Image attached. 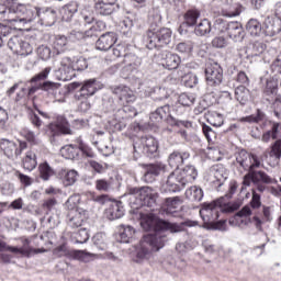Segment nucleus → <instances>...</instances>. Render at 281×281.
<instances>
[{"label":"nucleus","mask_w":281,"mask_h":281,"mask_svg":"<svg viewBox=\"0 0 281 281\" xmlns=\"http://www.w3.org/2000/svg\"><path fill=\"white\" fill-rule=\"evenodd\" d=\"M140 227L145 232H155V234H146L140 240V248L137 251V258L140 260H148L153 251H159L164 249L168 238L166 233L181 234V232H188V227H199L198 221L187 220L179 224L170 223L166 220L158 218L155 215H145L140 220Z\"/></svg>","instance_id":"nucleus-1"},{"label":"nucleus","mask_w":281,"mask_h":281,"mask_svg":"<svg viewBox=\"0 0 281 281\" xmlns=\"http://www.w3.org/2000/svg\"><path fill=\"white\" fill-rule=\"evenodd\" d=\"M0 19L22 30L24 25L34 23L38 19V8L32 4H14L12 0H2Z\"/></svg>","instance_id":"nucleus-2"},{"label":"nucleus","mask_w":281,"mask_h":281,"mask_svg":"<svg viewBox=\"0 0 281 281\" xmlns=\"http://www.w3.org/2000/svg\"><path fill=\"white\" fill-rule=\"evenodd\" d=\"M236 190H238V183L236 181H231L228 192L211 202V203H204L203 207L200 210V216L203 221H205V215L207 214H215L214 218H218V207L221 212H225L227 214H231L232 212H236V210L240 209V202H227L229 199L236 194Z\"/></svg>","instance_id":"nucleus-3"},{"label":"nucleus","mask_w":281,"mask_h":281,"mask_svg":"<svg viewBox=\"0 0 281 281\" xmlns=\"http://www.w3.org/2000/svg\"><path fill=\"white\" fill-rule=\"evenodd\" d=\"M272 111L274 117L279 120V122L271 121L267 119V114L262 112V110L258 109L256 114H251L248 116H244L239 120V122H247L248 124H261V128H265L266 124H271V128L269 132L272 134V139H278L280 137V125H281V97L278 95L272 102Z\"/></svg>","instance_id":"nucleus-4"},{"label":"nucleus","mask_w":281,"mask_h":281,"mask_svg":"<svg viewBox=\"0 0 281 281\" xmlns=\"http://www.w3.org/2000/svg\"><path fill=\"white\" fill-rule=\"evenodd\" d=\"M196 177H199L196 168L192 165H188L179 173L172 171L167 177L161 190L162 192H181V190H183L188 183H192Z\"/></svg>","instance_id":"nucleus-5"},{"label":"nucleus","mask_w":281,"mask_h":281,"mask_svg":"<svg viewBox=\"0 0 281 281\" xmlns=\"http://www.w3.org/2000/svg\"><path fill=\"white\" fill-rule=\"evenodd\" d=\"M70 91H76V89H79V91L75 94V100L79 104V111H82V113H87L91 109V103L89 102V98H92V95H95V92L100 89V83L97 79H88L80 82H72L69 85Z\"/></svg>","instance_id":"nucleus-6"},{"label":"nucleus","mask_w":281,"mask_h":281,"mask_svg":"<svg viewBox=\"0 0 281 281\" xmlns=\"http://www.w3.org/2000/svg\"><path fill=\"white\" fill-rule=\"evenodd\" d=\"M130 195V205L133 210H139V207H150L151 212H155L157 205V192L150 187H134L127 190Z\"/></svg>","instance_id":"nucleus-7"},{"label":"nucleus","mask_w":281,"mask_h":281,"mask_svg":"<svg viewBox=\"0 0 281 281\" xmlns=\"http://www.w3.org/2000/svg\"><path fill=\"white\" fill-rule=\"evenodd\" d=\"M147 49H161L170 45L172 31L168 27L148 29L144 35Z\"/></svg>","instance_id":"nucleus-8"},{"label":"nucleus","mask_w":281,"mask_h":281,"mask_svg":"<svg viewBox=\"0 0 281 281\" xmlns=\"http://www.w3.org/2000/svg\"><path fill=\"white\" fill-rule=\"evenodd\" d=\"M265 154L258 156L256 154H249L245 149H240L235 154L236 164L239 168L246 171L256 172V168H265Z\"/></svg>","instance_id":"nucleus-9"},{"label":"nucleus","mask_w":281,"mask_h":281,"mask_svg":"<svg viewBox=\"0 0 281 281\" xmlns=\"http://www.w3.org/2000/svg\"><path fill=\"white\" fill-rule=\"evenodd\" d=\"M149 120L154 123L157 124L159 122H162V120H167V124L170 126H178L181 128L183 126L184 128H192V122L190 121H181L178 119H175L173 116L170 115V105L165 104L160 108H158L155 112H153L149 115Z\"/></svg>","instance_id":"nucleus-10"},{"label":"nucleus","mask_w":281,"mask_h":281,"mask_svg":"<svg viewBox=\"0 0 281 281\" xmlns=\"http://www.w3.org/2000/svg\"><path fill=\"white\" fill-rule=\"evenodd\" d=\"M133 146L134 153L146 155V157H157V150H159V143L153 136H143Z\"/></svg>","instance_id":"nucleus-11"},{"label":"nucleus","mask_w":281,"mask_h":281,"mask_svg":"<svg viewBox=\"0 0 281 281\" xmlns=\"http://www.w3.org/2000/svg\"><path fill=\"white\" fill-rule=\"evenodd\" d=\"M27 148L26 142H19V145L13 140L8 138H0V150H2L3 155L8 157V159H16L20 155H22L23 150Z\"/></svg>","instance_id":"nucleus-12"},{"label":"nucleus","mask_w":281,"mask_h":281,"mask_svg":"<svg viewBox=\"0 0 281 281\" xmlns=\"http://www.w3.org/2000/svg\"><path fill=\"white\" fill-rule=\"evenodd\" d=\"M55 76L57 80L67 82L76 78V70L74 68V61L71 57H63L59 64V68L55 70Z\"/></svg>","instance_id":"nucleus-13"},{"label":"nucleus","mask_w":281,"mask_h":281,"mask_svg":"<svg viewBox=\"0 0 281 281\" xmlns=\"http://www.w3.org/2000/svg\"><path fill=\"white\" fill-rule=\"evenodd\" d=\"M205 78L209 87H221L223 83V68L218 63L207 64Z\"/></svg>","instance_id":"nucleus-14"},{"label":"nucleus","mask_w":281,"mask_h":281,"mask_svg":"<svg viewBox=\"0 0 281 281\" xmlns=\"http://www.w3.org/2000/svg\"><path fill=\"white\" fill-rule=\"evenodd\" d=\"M58 19V10L52 7L37 8V23L52 27Z\"/></svg>","instance_id":"nucleus-15"},{"label":"nucleus","mask_w":281,"mask_h":281,"mask_svg":"<svg viewBox=\"0 0 281 281\" xmlns=\"http://www.w3.org/2000/svg\"><path fill=\"white\" fill-rule=\"evenodd\" d=\"M74 203V198H69L66 202V207L69 209L67 214V223L69 227H82V223L85 221V216L76 209V203Z\"/></svg>","instance_id":"nucleus-16"},{"label":"nucleus","mask_w":281,"mask_h":281,"mask_svg":"<svg viewBox=\"0 0 281 281\" xmlns=\"http://www.w3.org/2000/svg\"><path fill=\"white\" fill-rule=\"evenodd\" d=\"M245 12V7L234 3V0H221V14L232 19Z\"/></svg>","instance_id":"nucleus-17"},{"label":"nucleus","mask_w":281,"mask_h":281,"mask_svg":"<svg viewBox=\"0 0 281 281\" xmlns=\"http://www.w3.org/2000/svg\"><path fill=\"white\" fill-rule=\"evenodd\" d=\"M263 157H268V165L271 168H276V166H280L281 159V139H277L273 144H271L270 149H268Z\"/></svg>","instance_id":"nucleus-18"},{"label":"nucleus","mask_w":281,"mask_h":281,"mask_svg":"<svg viewBox=\"0 0 281 281\" xmlns=\"http://www.w3.org/2000/svg\"><path fill=\"white\" fill-rule=\"evenodd\" d=\"M117 0H95L94 11L100 14V16H111L117 8Z\"/></svg>","instance_id":"nucleus-19"},{"label":"nucleus","mask_w":281,"mask_h":281,"mask_svg":"<svg viewBox=\"0 0 281 281\" xmlns=\"http://www.w3.org/2000/svg\"><path fill=\"white\" fill-rule=\"evenodd\" d=\"M210 175L213 177V183H216L217 188L224 186L226 179H229V171L221 164L213 165L210 168Z\"/></svg>","instance_id":"nucleus-20"},{"label":"nucleus","mask_w":281,"mask_h":281,"mask_svg":"<svg viewBox=\"0 0 281 281\" xmlns=\"http://www.w3.org/2000/svg\"><path fill=\"white\" fill-rule=\"evenodd\" d=\"M115 43H117V35L114 32H106L98 38L95 48L99 52H109Z\"/></svg>","instance_id":"nucleus-21"},{"label":"nucleus","mask_w":281,"mask_h":281,"mask_svg":"<svg viewBox=\"0 0 281 281\" xmlns=\"http://www.w3.org/2000/svg\"><path fill=\"white\" fill-rule=\"evenodd\" d=\"M190 159V153L188 151H179L175 150L168 157V164L170 168L175 170H179L183 164H186Z\"/></svg>","instance_id":"nucleus-22"},{"label":"nucleus","mask_w":281,"mask_h":281,"mask_svg":"<svg viewBox=\"0 0 281 281\" xmlns=\"http://www.w3.org/2000/svg\"><path fill=\"white\" fill-rule=\"evenodd\" d=\"M111 91L114 95H117L119 100L123 102V104L125 102L126 104H128L130 102H135V94H133V91H131V88L126 86L111 87Z\"/></svg>","instance_id":"nucleus-23"},{"label":"nucleus","mask_w":281,"mask_h":281,"mask_svg":"<svg viewBox=\"0 0 281 281\" xmlns=\"http://www.w3.org/2000/svg\"><path fill=\"white\" fill-rule=\"evenodd\" d=\"M234 43H243L245 38V29L239 22H229L228 32L226 33Z\"/></svg>","instance_id":"nucleus-24"},{"label":"nucleus","mask_w":281,"mask_h":281,"mask_svg":"<svg viewBox=\"0 0 281 281\" xmlns=\"http://www.w3.org/2000/svg\"><path fill=\"white\" fill-rule=\"evenodd\" d=\"M281 32V20L268 16L263 22V33L266 36H276Z\"/></svg>","instance_id":"nucleus-25"},{"label":"nucleus","mask_w":281,"mask_h":281,"mask_svg":"<svg viewBox=\"0 0 281 281\" xmlns=\"http://www.w3.org/2000/svg\"><path fill=\"white\" fill-rule=\"evenodd\" d=\"M161 65L165 69H178L181 65V57L175 53L164 52L161 55Z\"/></svg>","instance_id":"nucleus-26"},{"label":"nucleus","mask_w":281,"mask_h":281,"mask_svg":"<svg viewBox=\"0 0 281 281\" xmlns=\"http://www.w3.org/2000/svg\"><path fill=\"white\" fill-rule=\"evenodd\" d=\"M124 216V205L122 201L112 202L109 209L106 210V217L110 221H117Z\"/></svg>","instance_id":"nucleus-27"},{"label":"nucleus","mask_w":281,"mask_h":281,"mask_svg":"<svg viewBox=\"0 0 281 281\" xmlns=\"http://www.w3.org/2000/svg\"><path fill=\"white\" fill-rule=\"evenodd\" d=\"M50 45L55 54L60 56V54H65L67 45H69V37L65 35H56Z\"/></svg>","instance_id":"nucleus-28"},{"label":"nucleus","mask_w":281,"mask_h":281,"mask_svg":"<svg viewBox=\"0 0 281 281\" xmlns=\"http://www.w3.org/2000/svg\"><path fill=\"white\" fill-rule=\"evenodd\" d=\"M133 236H135V228H133V226L124 224L119 226V243H131Z\"/></svg>","instance_id":"nucleus-29"},{"label":"nucleus","mask_w":281,"mask_h":281,"mask_svg":"<svg viewBox=\"0 0 281 281\" xmlns=\"http://www.w3.org/2000/svg\"><path fill=\"white\" fill-rule=\"evenodd\" d=\"M215 217H216V214L206 213V215H204L203 221H211L210 229H217L218 232H227V220H220L215 222L217 220Z\"/></svg>","instance_id":"nucleus-30"},{"label":"nucleus","mask_w":281,"mask_h":281,"mask_svg":"<svg viewBox=\"0 0 281 281\" xmlns=\"http://www.w3.org/2000/svg\"><path fill=\"white\" fill-rule=\"evenodd\" d=\"M235 100L239 102L241 106L247 105L249 100H251V91L245 86H238L235 88Z\"/></svg>","instance_id":"nucleus-31"},{"label":"nucleus","mask_w":281,"mask_h":281,"mask_svg":"<svg viewBox=\"0 0 281 281\" xmlns=\"http://www.w3.org/2000/svg\"><path fill=\"white\" fill-rule=\"evenodd\" d=\"M79 4L77 1H71L64 5L60 10L63 21L69 22L74 19V14L78 12Z\"/></svg>","instance_id":"nucleus-32"},{"label":"nucleus","mask_w":281,"mask_h":281,"mask_svg":"<svg viewBox=\"0 0 281 281\" xmlns=\"http://www.w3.org/2000/svg\"><path fill=\"white\" fill-rule=\"evenodd\" d=\"M37 56L41 58V60H49L50 58H56L58 55H56L52 44H42L37 47Z\"/></svg>","instance_id":"nucleus-33"},{"label":"nucleus","mask_w":281,"mask_h":281,"mask_svg":"<svg viewBox=\"0 0 281 281\" xmlns=\"http://www.w3.org/2000/svg\"><path fill=\"white\" fill-rule=\"evenodd\" d=\"M123 63L125 65L126 71H133L142 65V59L137 57L135 54L130 53L124 55Z\"/></svg>","instance_id":"nucleus-34"},{"label":"nucleus","mask_w":281,"mask_h":281,"mask_svg":"<svg viewBox=\"0 0 281 281\" xmlns=\"http://www.w3.org/2000/svg\"><path fill=\"white\" fill-rule=\"evenodd\" d=\"M252 177L254 183H265L266 186L278 183L276 178H271V176L267 175V172L262 170L252 171Z\"/></svg>","instance_id":"nucleus-35"},{"label":"nucleus","mask_w":281,"mask_h":281,"mask_svg":"<svg viewBox=\"0 0 281 281\" xmlns=\"http://www.w3.org/2000/svg\"><path fill=\"white\" fill-rule=\"evenodd\" d=\"M200 16L201 12L199 10L190 9L184 13V22L182 23V25H187L188 27H194Z\"/></svg>","instance_id":"nucleus-36"},{"label":"nucleus","mask_w":281,"mask_h":281,"mask_svg":"<svg viewBox=\"0 0 281 281\" xmlns=\"http://www.w3.org/2000/svg\"><path fill=\"white\" fill-rule=\"evenodd\" d=\"M11 25H8L5 23H0V38L2 41H8L10 36L16 33V30H21V27H16V24L10 23Z\"/></svg>","instance_id":"nucleus-37"},{"label":"nucleus","mask_w":281,"mask_h":281,"mask_svg":"<svg viewBox=\"0 0 281 281\" xmlns=\"http://www.w3.org/2000/svg\"><path fill=\"white\" fill-rule=\"evenodd\" d=\"M186 196L189 201H194L199 203L203 201V189L201 187L193 186L186 191Z\"/></svg>","instance_id":"nucleus-38"},{"label":"nucleus","mask_w":281,"mask_h":281,"mask_svg":"<svg viewBox=\"0 0 281 281\" xmlns=\"http://www.w3.org/2000/svg\"><path fill=\"white\" fill-rule=\"evenodd\" d=\"M60 155L64 159H76L80 155V148L74 145H66L60 148Z\"/></svg>","instance_id":"nucleus-39"},{"label":"nucleus","mask_w":281,"mask_h":281,"mask_svg":"<svg viewBox=\"0 0 281 281\" xmlns=\"http://www.w3.org/2000/svg\"><path fill=\"white\" fill-rule=\"evenodd\" d=\"M213 32L212 23L207 19L202 20L194 29L196 36H205Z\"/></svg>","instance_id":"nucleus-40"},{"label":"nucleus","mask_w":281,"mask_h":281,"mask_svg":"<svg viewBox=\"0 0 281 281\" xmlns=\"http://www.w3.org/2000/svg\"><path fill=\"white\" fill-rule=\"evenodd\" d=\"M246 30L250 36H260L262 34V24L257 19H250L246 24Z\"/></svg>","instance_id":"nucleus-41"},{"label":"nucleus","mask_w":281,"mask_h":281,"mask_svg":"<svg viewBox=\"0 0 281 281\" xmlns=\"http://www.w3.org/2000/svg\"><path fill=\"white\" fill-rule=\"evenodd\" d=\"M149 30H156L161 25V12L159 9H153L148 15Z\"/></svg>","instance_id":"nucleus-42"},{"label":"nucleus","mask_w":281,"mask_h":281,"mask_svg":"<svg viewBox=\"0 0 281 281\" xmlns=\"http://www.w3.org/2000/svg\"><path fill=\"white\" fill-rule=\"evenodd\" d=\"M22 165L24 170H29V172H32V170H34V168H36L37 166L36 154H34V151H27L22 160Z\"/></svg>","instance_id":"nucleus-43"},{"label":"nucleus","mask_w":281,"mask_h":281,"mask_svg":"<svg viewBox=\"0 0 281 281\" xmlns=\"http://www.w3.org/2000/svg\"><path fill=\"white\" fill-rule=\"evenodd\" d=\"M60 176L64 177V184L66 187H69V186H74V183H76V181H78V171L76 170H65L63 169L60 171Z\"/></svg>","instance_id":"nucleus-44"},{"label":"nucleus","mask_w":281,"mask_h":281,"mask_svg":"<svg viewBox=\"0 0 281 281\" xmlns=\"http://www.w3.org/2000/svg\"><path fill=\"white\" fill-rule=\"evenodd\" d=\"M40 88L42 91H46V93L56 98V93H58V90L60 89V83L54 81H44L42 85H40Z\"/></svg>","instance_id":"nucleus-45"},{"label":"nucleus","mask_w":281,"mask_h":281,"mask_svg":"<svg viewBox=\"0 0 281 281\" xmlns=\"http://www.w3.org/2000/svg\"><path fill=\"white\" fill-rule=\"evenodd\" d=\"M228 30H229V22L223 19H217L213 24L212 34H227Z\"/></svg>","instance_id":"nucleus-46"},{"label":"nucleus","mask_w":281,"mask_h":281,"mask_svg":"<svg viewBox=\"0 0 281 281\" xmlns=\"http://www.w3.org/2000/svg\"><path fill=\"white\" fill-rule=\"evenodd\" d=\"M95 190L98 192H111L113 190V184L111 180L100 178L94 181Z\"/></svg>","instance_id":"nucleus-47"},{"label":"nucleus","mask_w":281,"mask_h":281,"mask_svg":"<svg viewBox=\"0 0 281 281\" xmlns=\"http://www.w3.org/2000/svg\"><path fill=\"white\" fill-rule=\"evenodd\" d=\"M92 243L97 249L104 251L106 249V235L104 233H97L92 237Z\"/></svg>","instance_id":"nucleus-48"},{"label":"nucleus","mask_w":281,"mask_h":281,"mask_svg":"<svg viewBox=\"0 0 281 281\" xmlns=\"http://www.w3.org/2000/svg\"><path fill=\"white\" fill-rule=\"evenodd\" d=\"M40 177L43 181H49L50 177H54V169L50 168L49 164L44 162L38 166Z\"/></svg>","instance_id":"nucleus-49"},{"label":"nucleus","mask_w":281,"mask_h":281,"mask_svg":"<svg viewBox=\"0 0 281 281\" xmlns=\"http://www.w3.org/2000/svg\"><path fill=\"white\" fill-rule=\"evenodd\" d=\"M49 130L54 133V131H59V133H63V135H71V130L67 125V120L61 119L60 123L57 124H50Z\"/></svg>","instance_id":"nucleus-50"},{"label":"nucleus","mask_w":281,"mask_h":281,"mask_svg":"<svg viewBox=\"0 0 281 281\" xmlns=\"http://www.w3.org/2000/svg\"><path fill=\"white\" fill-rule=\"evenodd\" d=\"M145 170L149 173L153 175L154 177H159V175H161L162 170H166V165L161 164V162H157V164H149L146 165Z\"/></svg>","instance_id":"nucleus-51"},{"label":"nucleus","mask_w":281,"mask_h":281,"mask_svg":"<svg viewBox=\"0 0 281 281\" xmlns=\"http://www.w3.org/2000/svg\"><path fill=\"white\" fill-rule=\"evenodd\" d=\"M72 238L75 239V243L85 245V243L89 240V233L87 232V228H80L78 232L72 234Z\"/></svg>","instance_id":"nucleus-52"},{"label":"nucleus","mask_w":281,"mask_h":281,"mask_svg":"<svg viewBox=\"0 0 281 281\" xmlns=\"http://www.w3.org/2000/svg\"><path fill=\"white\" fill-rule=\"evenodd\" d=\"M195 101L196 97L192 93H181L178 99L179 104H182V106H192Z\"/></svg>","instance_id":"nucleus-53"},{"label":"nucleus","mask_w":281,"mask_h":281,"mask_svg":"<svg viewBox=\"0 0 281 281\" xmlns=\"http://www.w3.org/2000/svg\"><path fill=\"white\" fill-rule=\"evenodd\" d=\"M263 93L265 95H278V81L273 79L267 80Z\"/></svg>","instance_id":"nucleus-54"},{"label":"nucleus","mask_w":281,"mask_h":281,"mask_svg":"<svg viewBox=\"0 0 281 281\" xmlns=\"http://www.w3.org/2000/svg\"><path fill=\"white\" fill-rule=\"evenodd\" d=\"M32 52H34V48L32 47V45H30V42L22 41L16 54H19L20 56H30Z\"/></svg>","instance_id":"nucleus-55"},{"label":"nucleus","mask_w":281,"mask_h":281,"mask_svg":"<svg viewBox=\"0 0 281 281\" xmlns=\"http://www.w3.org/2000/svg\"><path fill=\"white\" fill-rule=\"evenodd\" d=\"M49 74H52V67H46L41 72L32 77L31 82H41V80H47Z\"/></svg>","instance_id":"nucleus-56"},{"label":"nucleus","mask_w":281,"mask_h":281,"mask_svg":"<svg viewBox=\"0 0 281 281\" xmlns=\"http://www.w3.org/2000/svg\"><path fill=\"white\" fill-rule=\"evenodd\" d=\"M199 85V77L194 74H188L184 76V86L189 89H193V87H196Z\"/></svg>","instance_id":"nucleus-57"},{"label":"nucleus","mask_w":281,"mask_h":281,"mask_svg":"<svg viewBox=\"0 0 281 281\" xmlns=\"http://www.w3.org/2000/svg\"><path fill=\"white\" fill-rule=\"evenodd\" d=\"M79 153H82L83 157H88L89 159H93V157H95V153H93V149L82 143V140H80L79 143Z\"/></svg>","instance_id":"nucleus-58"},{"label":"nucleus","mask_w":281,"mask_h":281,"mask_svg":"<svg viewBox=\"0 0 281 281\" xmlns=\"http://www.w3.org/2000/svg\"><path fill=\"white\" fill-rule=\"evenodd\" d=\"M22 42L23 40L19 38L18 36L10 37V40L8 41V47L9 49H11V52H14V54H16V52L21 47Z\"/></svg>","instance_id":"nucleus-59"},{"label":"nucleus","mask_w":281,"mask_h":281,"mask_svg":"<svg viewBox=\"0 0 281 281\" xmlns=\"http://www.w3.org/2000/svg\"><path fill=\"white\" fill-rule=\"evenodd\" d=\"M80 18L82 19L83 23L91 25V23H93V21H95V16L93 15L92 11H89L87 9H83L80 12Z\"/></svg>","instance_id":"nucleus-60"},{"label":"nucleus","mask_w":281,"mask_h":281,"mask_svg":"<svg viewBox=\"0 0 281 281\" xmlns=\"http://www.w3.org/2000/svg\"><path fill=\"white\" fill-rule=\"evenodd\" d=\"M72 67L75 71H85L89 67V64L85 57H79L76 61H72Z\"/></svg>","instance_id":"nucleus-61"},{"label":"nucleus","mask_w":281,"mask_h":281,"mask_svg":"<svg viewBox=\"0 0 281 281\" xmlns=\"http://www.w3.org/2000/svg\"><path fill=\"white\" fill-rule=\"evenodd\" d=\"M265 49H267V45L262 42H255L251 48L252 56H260V54L265 53Z\"/></svg>","instance_id":"nucleus-62"},{"label":"nucleus","mask_w":281,"mask_h":281,"mask_svg":"<svg viewBox=\"0 0 281 281\" xmlns=\"http://www.w3.org/2000/svg\"><path fill=\"white\" fill-rule=\"evenodd\" d=\"M29 120L35 128H41V126H43V120H41V116H38L36 112H31L29 114Z\"/></svg>","instance_id":"nucleus-63"},{"label":"nucleus","mask_w":281,"mask_h":281,"mask_svg":"<svg viewBox=\"0 0 281 281\" xmlns=\"http://www.w3.org/2000/svg\"><path fill=\"white\" fill-rule=\"evenodd\" d=\"M85 37V32L81 31H71L68 41H71L72 43H76V41H82Z\"/></svg>","instance_id":"nucleus-64"}]
</instances>
